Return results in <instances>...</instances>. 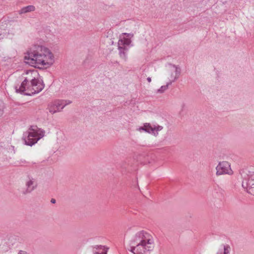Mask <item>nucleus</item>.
Returning a JSON list of instances; mask_svg holds the SVG:
<instances>
[{
  "label": "nucleus",
  "instance_id": "19",
  "mask_svg": "<svg viewBox=\"0 0 254 254\" xmlns=\"http://www.w3.org/2000/svg\"><path fill=\"white\" fill-rule=\"evenodd\" d=\"M18 254H29L28 253H27V252H25V251H20Z\"/></svg>",
  "mask_w": 254,
  "mask_h": 254
},
{
  "label": "nucleus",
  "instance_id": "18",
  "mask_svg": "<svg viewBox=\"0 0 254 254\" xmlns=\"http://www.w3.org/2000/svg\"><path fill=\"white\" fill-rule=\"evenodd\" d=\"M140 70L141 71V72L142 73V74H143V72H147L148 70V67L146 66H142L141 68H140Z\"/></svg>",
  "mask_w": 254,
  "mask_h": 254
},
{
  "label": "nucleus",
  "instance_id": "14",
  "mask_svg": "<svg viewBox=\"0 0 254 254\" xmlns=\"http://www.w3.org/2000/svg\"><path fill=\"white\" fill-rule=\"evenodd\" d=\"M109 248L104 246H97L94 248L93 254H107Z\"/></svg>",
  "mask_w": 254,
  "mask_h": 254
},
{
  "label": "nucleus",
  "instance_id": "5",
  "mask_svg": "<svg viewBox=\"0 0 254 254\" xmlns=\"http://www.w3.org/2000/svg\"><path fill=\"white\" fill-rule=\"evenodd\" d=\"M133 36L132 33H122L120 35L118 43L119 55L121 59L126 61L127 60V52L131 44V38Z\"/></svg>",
  "mask_w": 254,
  "mask_h": 254
},
{
  "label": "nucleus",
  "instance_id": "15",
  "mask_svg": "<svg viewBox=\"0 0 254 254\" xmlns=\"http://www.w3.org/2000/svg\"><path fill=\"white\" fill-rule=\"evenodd\" d=\"M35 8L33 5H28L21 8L19 13V14L25 13L27 12L33 11L35 10Z\"/></svg>",
  "mask_w": 254,
  "mask_h": 254
},
{
  "label": "nucleus",
  "instance_id": "9",
  "mask_svg": "<svg viewBox=\"0 0 254 254\" xmlns=\"http://www.w3.org/2000/svg\"><path fill=\"white\" fill-rule=\"evenodd\" d=\"M242 187L247 191L254 195V172L249 171L244 178Z\"/></svg>",
  "mask_w": 254,
  "mask_h": 254
},
{
  "label": "nucleus",
  "instance_id": "13",
  "mask_svg": "<svg viewBox=\"0 0 254 254\" xmlns=\"http://www.w3.org/2000/svg\"><path fill=\"white\" fill-rule=\"evenodd\" d=\"M231 248L228 244H221L217 248L215 254H231Z\"/></svg>",
  "mask_w": 254,
  "mask_h": 254
},
{
  "label": "nucleus",
  "instance_id": "2",
  "mask_svg": "<svg viewBox=\"0 0 254 254\" xmlns=\"http://www.w3.org/2000/svg\"><path fill=\"white\" fill-rule=\"evenodd\" d=\"M24 80L20 86L15 87L16 92L27 95H31L41 91L44 85L39 79L38 71L32 69L26 70L23 74Z\"/></svg>",
  "mask_w": 254,
  "mask_h": 254
},
{
  "label": "nucleus",
  "instance_id": "1",
  "mask_svg": "<svg viewBox=\"0 0 254 254\" xmlns=\"http://www.w3.org/2000/svg\"><path fill=\"white\" fill-rule=\"evenodd\" d=\"M27 64L38 68H48L55 62L53 53L47 47L35 45L27 53L24 58Z\"/></svg>",
  "mask_w": 254,
  "mask_h": 254
},
{
  "label": "nucleus",
  "instance_id": "20",
  "mask_svg": "<svg viewBox=\"0 0 254 254\" xmlns=\"http://www.w3.org/2000/svg\"><path fill=\"white\" fill-rule=\"evenodd\" d=\"M147 80L148 82H151V78L149 77L147 78Z\"/></svg>",
  "mask_w": 254,
  "mask_h": 254
},
{
  "label": "nucleus",
  "instance_id": "16",
  "mask_svg": "<svg viewBox=\"0 0 254 254\" xmlns=\"http://www.w3.org/2000/svg\"><path fill=\"white\" fill-rule=\"evenodd\" d=\"M170 84H169V82H167L166 85L162 86L159 89H158L157 91V93H164L167 89L168 88Z\"/></svg>",
  "mask_w": 254,
  "mask_h": 254
},
{
  "label": "nucleus",
  "instance_id": "8",
  "mask_svg": "<svg viewBox=\"0 0 254 254\" xmlns=\"http://www.w3.org/2000/svg\"><path fill=\"white\" fill-rule=\"evenodd\" d=\"M70 103L71 101L69 100H56L48 105V109L50 113L54 114L61 112L64 107Z\"/></svg>",
  "mask_w": 254,
  "mask_h": 254
},
{
  "label": "nucleus",
  "instance_id": "3",
  "mask_svg": "<svg viewBox=\"0 0 254 254\" xmlns=\"http://www.w3.org/2000/svg\"><path fill=\"white\" fill-rule=\"evenodd\" d=\"M154 248V240L149 233L137 232L130 242L129 251L133 254H150Z\"/></svg>",
  "mask_w": 254,
  "mask_h": 254
},
{
  "label": "nucleus",
  "instance_id": "7",
  "mask_svg": "<svg viewBox=\"0 0 254 254\" xmlns=\"http://www.w3.org/2000/svg\"><path fill=\"white\" fill-rule=\"evenodd\" d=\"M163 128L162 126L158 124L151 125L149 123H145L143 126L137 128L136 130L140 132L145 131L157 136L158 135V132L162 130Z\"/></svg>",
  "mask_w": 254,
  "mask_h": 254
},
{
  "label": "nucleus",
  "instance_id": "6",
  "mask_svg": "<svg viewBox=\"0 0 254 254\" xmlns=\"http://www.w3.org/2000/svg\"><path fill=\"white\" fill-rule=\"evenodd\" d=\"M181 73V68L179 66L172 64H169L165 74L168 80L169 84H171L177 80L179 78Z\"/></svg>",
  "mask_w": 254,
  "mask_h": 254
},
{
  "label": "nucleus",
  "instance_id": "4",
  "mask_svg": "<svg viewBox=\"0 0 254 254\" xmlns=\"http://www.w3.org/2000/svg\"><path fill=\"white\" fill-rule=\"evenodd\" d=\"M44 135V130L36 126H33L29 129L28 132L24 134L23 139L26 145L31 146L37 143Z\"/></svg>",
  "mask_w": 254,
  "mask_h": 254
},
{
  "label": "nucleus",
  "instance_id": "17",
  "mask_svg": "<svg viewBox=\"0 0 254 254\" xmlns=\"http://www.w3.org/2000/svg\"><path fill=\"white\" fill-rule=\"evenodd\" d=\"M7 33L6 29L0 27V40L3 38L6 35Z\"/></svg>",
  "mask_w": 254,
  "mask_h": 254
},
{
  "label": "nucleus",
  "instance_id": "10",
  "mask_svg": "<svg viewBox=\"0 0 254 254\" xmlns=\"http://www.w3.org/2000/svg\"><path fill=\"white\" fill-rule=\"evenodd\" d=\"M216 175H221L223 174H231L232 171L230 168V165L228 162L223 161L220 162L216 167Z\"/></svg>",
  "mask_w": 254,
  "mask_h": 254
},
{
  "label": "nucleus",
  "instance_id": "21",
  "mask_svg": "<svg viewBox=\"0 0 254 254\" xmlns=\"http://www.w3.org/2000/svg\"><path fill=\"white\" fill-rule=\"evenodd\" d=\"M51 202L52 203H55L56 202V200L55 199H52L51 200Z\"/></svg>",
  "mask_w": 254,
  "mask_h": 254
},
{
  "label": "nucleus",
  "instance_id": "22",
  "mask_svg": "<svg viewBox=\"0 0 254 254\" xmlns=\"http://www.w3.org/2000/svg\"><path fill=\"white\" fill-rule=\"evenodd\" d=\"M2 114V112L1 111H0V115Z\"/></svg>",
  "mask_w": 254,
  "mask_h": 254
},
{
  "label": "nucleus",
  "instance_id": "11",
  "mask_svg": "<svg viewBox=\"0 0 254 254\" xmlns=\"http://www.w3.org/2000/svg\"><path fill=\"white\" fill-rule=\"evenodd\" d=\"M26 189L24 193H30L37 187V183L35 179L28 176L25 182Z\"/></svg>",
  "mask_w": 254,
  "mask_h": 254
},
{
  "label": "nucleus",
  "instance_id": "12",
  "mask_svg": "<svg viewBox=\"0 0 254 254\" xmlns=\"http://www.w3.org/2000/svg\"><path fill=\"white\" fill-rule=\"evenodd\" d=\"M231 248L228 244H221L217 248L215 254H231Z\"/></svg>",
  "mask_w": 254,
  "mask_h": 254
}]
</instances>
